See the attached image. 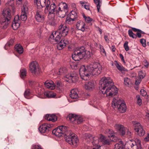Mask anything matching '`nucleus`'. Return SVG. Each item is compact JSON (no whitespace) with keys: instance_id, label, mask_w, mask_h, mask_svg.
Wrapping results in <instances>:
<instances>
[{"instance_id":"obj_36","label":"nucleus","mask_w":149,"mask_h":149,"mask_svg":"<svg viewBox=\"0 0 149 149\" xmlns=\"http://www.w3.org/2000/svg\"><path fill=\"white\" fill-rule=\"evenodd\" d=\"M67 70L66 68H61L59 69L58 74L59 75H62L63 74H65L67 73Z\"/></svg>"},{"instance_id":"obj_10","label":"nucleus","mask_w":149,"mask_h":149,"mask_svg":"<svg viewBox=\"0 0 149 149\" xmlns=\"http://www.w3.org/2000/svg\"><path fill=\"white\" fill-rule=\"evenodd\" d=\"M30 70L34 74H38L40 73V69L37 62L34 61L31 63L30 65Z\"/></svg>"},{"instance_id":"obj_17","label":"nucleus","mask_w":149,"mask_h":149,"mask_svg":"<svg viewBox=\"0 0 149 149\" xmlns=\"http://www.w3.org/2000/svg\"><path fill=\"white\" fill-rule=\"evenodd\" d=\"M11 10L9 8L4 9L2 13L3 16V18L10 19L11 18Z\"/></svg>"},{"instance_id":"obj_57","label":"nucleus","mask_w":149,"mask_h":149,"mask_svg":"<svg viewBox=\"0 0 149 149\" xmlns=\"http://www.w3.org/2000/svg\"><path fill=\"white\" fill-rule=\"evenodd\" d=\"M32 149H43L40 146L34 145L33 146Z\"/></svg>"},{"instance_id":"obj_22","label":"nucleus","mask_w":149,"mask_h":149,"mask_svg":"<svg viewBox=\"0 0 149 149\" xmlns=\"http://www.w3.org/2000/svg\"><path fill=\"white\" fill-rule=\"evenodd\" d=\"M45 118L49 121H51L53 122H55L57 119V116L53 114H47L45 116Z\"/></svg>"},{"instance_id":"obj_59","label":"nucleus","mask_w":149,"mask_h":149,"mask_svg":"<svg viewBox=\"0 0 149 149\" xmlns=\"http://www.w3.org/2000/svg\"><path fill=\"white\" fill-rule=\"evenodd\" d=\"M120 57L122 61H123L124 63H125V61L124 60V57L122 54H120Z\"/></svg>"},{"instance_id":"obj_39","label":"nucleus","mask_w":149,"mask_h":149,"mask_svg":"<svg viewBox=\"0 0 149 149\" xmlns=\"http://www.w3.org/2000/svg\"><path fill=\"white\" fill-rule=\"evenodd\" d=\"M115 65L117 69L120 71H125L126 69L123 66L120 65L116 61H114Z\"/></svg>"},{"instance_id":"obj_9","label":"nucleus","mask_w":149,"mask_h":149,"mask_svg":"<svg viewBox=\"0 0 149 149\" xmlns=\"http://www.w3.org/2000/svg\"><path fill=\"white\" fill-rule=\"evenodd\" d=\"M64 79L67 81L71 80L72 82H75L78 80V75L76 72L74 71L65 75Z\"/></svg>"},{"instance_id":"obj_50","label":"nucleus","mask_w":149,"mask_h":149,"mask_svg":"<svg viewBox=\"0 0 149 149\" xmlns=\"http://www.w3.org/2000/svg\"><path fill=\"white\" fill-rule=\"evenodd\" d=\"M14 1L13 0H11L10 1H9L7 3H6V5L10 6H13Z\"/></svg>"},{"instance_id":"obj_55","label":"nucleus","mask_w":149,"mask_h":149,"mask_svg":"<svg viewBox=\"0 0 149 149\" xmlns=\"http://www.w3.org/2000/svg\"><path fill=\"white\" fill-rule=\"evenodd\" d=\"M143 141L146 142L149 141V133L144 138Z\"/></svg>"},{"instance_id":"obj_61","label":"nucleus","mask_w":149,"mask_h":149,"mask_svg":"<svg viewBox=\"0 0 149 149\" xmlns=\"http://www.w3.org/2000/svg\"><path fill=\"white\" fill-rule=\"evenodd\" d=\"M100 49L101 52H102L103 53L105 52V50L104 49L103 47V46L100 45Z\"/></svg>"},{"instance_id":"obj_33","label":"nucleus","mask_w":149,"mask_h":149,"mask_svg":"<svg viewBox=\"0 0 149 149\" xmlns=\"http://www.w3.org/2000/svg\"><path fill=\"white\" fill-rule=\"evenodd\" d=\"M32 94V92L31 90L29 89H26L24 92V95L26 98L30 99V96Z\"/></svg>"},{"instance_id":"obj_40","label":"nucleus","mask_w":149,"mask_h":149,"mask_svg":"<svg viewBox=\"0 0 149 149\" xmlns=\"http://www.w3.org/2000/svg\"><path fill=\"white\" fill-rule=\"evenodd\" d=\"M76 116L77 115L75 114L72 113L70 114L67 116V118H68L70 120V121L74 122Z\"/></svg>"},{"instance_id":"obj_48","label":"nucleus","mask_w":149,"mask_h":149,"mask_svg":"<svg viewBox=\"0 0 149 149\" xmlns=\"http://www.w3.org/2000/svg\"><path fill=\"white\" fill-rule=\"evenodd\" d=\"M128 42L126 41L124 44V47L126 51H127L129 50V47L128 46Z\"/></svg>"},{"instance_id":"obj_35","label":"nucleus","mask_w":149,"mask_h":149,"mask_svg":"<svg viewBox=\"0 0 149 149\" xmlns=\"http://www.w3.org/2000/svg\"><path fill=\"white\" fill-rule=\"evenodd\" d=\"M83 121V119L82 118L79 116H77L75 119L74 121V123L77 124H80Z\"/></svg>"},{"instance_id":"obj_53","label":"nucleus","mask_w":149,"mask_h":149,"mask_svg":"<svg viewBox=\"0 0 149 149\" xmlns=\"http://www.w3.org/2000/svg\"><path fill=\"white\" fill-rule=\"evenodd\" d=\"M85 21L88 23H90L93 20V19L90 18L89 17H87V18H85Z\"/></svg>"},{"instance_id":"obj_16","label":"nucleus","mask_w":149,"mask_h":149,"mask_svg":"<svg viewBox=\"0 0 149 149\" xmlns=\"http://www.w3.org/2000/svg\"><path fill=\"white\" fill-rule=\"evenodd\" d=\"M105 133L107 134L108 137L112 138L111 140V141H117L118 139L114 135V132L112 130L107 129L106 130Z\"/></svg>"},{"instance_id":"obj_13","label":"nucleus","mask_w":149,"mask_h":149,"mask_svg":"<svg viewBox=\"0 0 149 149\" xmlns=\"http://www.w3.org/2000/svg\"><path fill=\"white\" fill-rule=\"evenodd\" d=\"M52 125L47 123L43 124L41 125L39 128V130L41 133H43L49 131V129L53 127Z\"/></svg>"},{"instance_id":"obj_63","label":"nucleus","mask_w":149,"mask_h":149,"mask_svg":"<svg viewBox=\"0 0 149 149\" xmlns=\"http://www.w3.org/2000/svg\"><path fill=\"white\" fill-rule=\"evenodd\" d=\"M84 8L86 9V10H89V6L87 5V4H86L84 6Z\"/></svg>"},{"instance_id":"obj_1","label":"nucleus","mask_w":149,"mask_h":149,"mask_svg":"<svg viewBox=\"0 0 149 149\" xmlns=\"http://www.w3.org/2000/svg\"><path fill=\"white\" fill-rule=\"evenodd\" d=\"M53 134L60 137L64 136L66 141L70 145L76 146L79 142L77 136L66 126H58L52 131Z\"/></svg>"},{"instance_id":"obj_42","label":"nucleus","mask_w":149,"mask_h":149,"mask_svg":"<svg viewBox=\"0 0 149 149\" xmlns=\"http://www.w3.org/2000/svg\"><path fill=\"white\" fill-rule=\"evenodd\" d=\"M124 84L127 86L130 85L132 84L131 79L127 77L124 78Z\"/></svg>"},{"instance_id":"obj_5","label":"nucleus","mask_w":149,"mask_h":149,"mask_svg":"<svg viewBox=\"0 0 149 149\" xmlns=\"http://www.w3.org/2000/svg\"><path fill=\"white\" fill-rule=\"evenodd\" d=\"M90 56V52L86 51L83 46L76 48L74 51V54L72 55V59L75 61H79L83 58L85 59L88 58Z\"/></svg>"},{"instance_id":"obj_56","label":"nucleus","mask_w":149,"mask_h":149,"mask_svg":"<svg viewBox=\"0 0 149 149\" xmlns=\"http://www.w3.org/2000/svg\"><path fill=\"white\" fill-rule=\"evenodd\" d=\"M57 87V88H59L60 86H62V83L60 81H56V82Z\"/></svg>"},{"instance_id":"obj_51","label":"nucleus","mask_w":149,"mask_h":149,"mask_svg":"<svg viewBox=\"0 0 149 149\" xmlns=\"http://www.w3.org/2000/svg\"><path fill=\"white\" fill-rule=\"evenodd\" d=\"M121 145L118 143H116L115 145L114 149H122Z\"/></svg>"},{"instance_id":"obj_60","label":"nucleus","mask_w":149,"mask_h":149,"mask_svg":"<svg viewBox=\"0 0 149 149\" xmlns=\"http://www.w3.org/2000/svg\"><path fill=\"white\" fill-rule=\"evenodd\" d=\"M79 3L81 5V6L82 7H84V5L85 4L86 5L87 4V3L86 2H83L82 1H80Z\"/></svg>"},{"instance_id":"obj_37","label":"nucleus","mask_w":149,"mask_h":149,"mask_svg":"<svg viewBox=\"0 0 149 149\" xmlns=\"http://www.w3.org/2000/svg\"><path fill=\"white\" fill-rule=\"evenodd\" d=\"M15 49L19 53H22L23 52L22 46L19 45L16 46Z\"/></svg>"},{"instance_id":"obj_24","label":"nucleus","mask_w":149,"mask_h":149,"mask_svg":"<svg viewBox=\"0 0 149 149\" xmlns=\"http://www.w3.org/2000/svg\"><path fill=\"white\" fill-rule=\"evenodd\" d=\"M10 19L2 18L1 21V27L3 29H6L10 22Z\"/></svg>"},{"instance_id":"obj_19","label":"nucleus","mask_w":149,"mask_h":149,"mask_svg":"<svg viewBox=\"0 0 149 149\" xmlns=\"http://www.w3.org/2000/svg\"><path fill=\"white\" fill-rule=\"evenodd\" d=\"M44 85L47 88L51 89H54L56 85L54 82L51 80H47L44 83Z\"/></svg>"},{"instance_id":"obj_31","label":"nucleus","mask_w":149,"mask_h":149,"mask_svg":"<svg viewBox=\"0 0 149 149\" xmlns=\"http://www.w3.org/2000/svg\"><path fill=\"white\" fill-rule=\"evenodd\" d=\"M94 83L92 81H90L85 84V88L86 89L90 90L94 87Z\"/></svg>"},{"instance_id":"obj_27","label":"nucleus","mask_w":149,"mask_h":149,"mask_svg":"<svg viewBox=\"0 0 149 149\" xmlns=\"http://www.w3.org/2000/svg\"><path fill=\"white\" fill-rule=\"evenodd\" d=\"M85 24L81 21H79L77 22L76 24V27L78 29L84 31L85 30Z\"/></svg>"},{"instance_id":"obj_4","label":"nucleus","mask_w":149,"mask_h":149,"mask_svg":"<svg viewBox=\"0 0 149 149\" xmlns=\"http://www.w3.org/2000/svg\"><path fill=\"white\" fill-rule=\"evenodd\" d=\"M69 31V28L66 26L61 24L57 31L53 32L50 36V40L54 42V44H57L60 41L61 36H67Z\"/></svg>"},{"instance_id":"obj_15","label":"nucleus","mask_w":149,"mask_h":149,"mask_svg":"<svg viewBox=\"0 0 149 149\" xmlns=\"http://www.w3.org/2000/svg\"><path fill=\"white\" fill-rule=\"evenodd\" d=\"M59 42L57 45V48L59 50H62L67 45L69 44V41L67 40L63 39L59 41Z\"/></svg>"},{"instance_id":"obj_14","label":"nucleus","mask_w":149,"mask_h":149,"mask_svg":"<svg viewBox=\"0 0 149 149\" xmlns=\"http://www.w3.org/2000/svg\"><path fill=\"white\" fill-rule=\"evenodd\" d=\"M116 131H118L122 136H124L125 133L126 129L123 125L119 124H116L114 126Z\"/></svg>"},{"instance_id":"obj_58","label":"nucleus","mask_w":149,"mask_h":149,"mask_svg":"<svg viewBox=\"0 0 149 149\" xmlns=\"http://www.w3.org/2000/svg\"><path fill=\"white\" fill-rule=\"evenodd\" d=\"M131 28L132 29V30H131L132 31H134L135 32H139V29H137L135 28L132 27H131Z\"/></svg>"},{"instance_id":"obj_62","label":"nucleus","mask_w":149,"mask_h":149,"mask_svg":"<svg viewBox=\"0 0 149 149\" xmlns=\"http://www.w3.org/2000/svg\"><path fill=\"white\" fill-rule=\"evenodd\" d=\"M111 49L113 52H114L115 51L116 48L115 47V46L114 45H112L111 46Z\"/></svg>"},{"instance_id":"obj_38","label":"nucleus","mask_w":149,"mask_h":149,"mask_svg":"<svg viewBox=\"0 0 149 149\" xmlns=\"http://www.w3.org/2000/svg\"><path fill=\"white\" fill-rule=\"evenodd\" d=\"M95 3L97 5V8L98 12L100 11V9L102 4L101 0H94Z\"/></svg>"},{"instance_id":"obj_25","label":"nucleus","mask_w":149,"mask_h":149,"mask_svg":"<svg viewBox=\"0 0 149 149\" xmlns=\"http://www.w3.org/2000/svg\"><path fill=\"white\" fill-rule=\"evenodd\" d=\"M128 34L130 37L136 39L137 37L139 38H141L142 37L141 33L138 32L136 33V34H135L133 33L132 31L129 29L128 31Z\"/></svg>"},{"instance_id":"obj_41","label":"nucleus","mask_w":149,"mask_h":149,"mask_svg":"<svg viewBox=\"0 0 149 149\" xmlns=\"http://www.w3.org/2000/svg\"><path fill=\"white\" fill-rule=\"evenodd\" d=\"M14 40L13 39H11L6 44L4 48L6 49H7L8 48V47H9L10 46H12L13 44Z\"/></svg>"},{"instance_id":"obj_32","label":"nucleus","mask_w":149,"mask_h":149,"mask_svg":"<svg viewBox=\"0 0 149 149\" xmlns=\"http://www.w3.org/2000/svg\"><path fill=\"white\" fill-rule=\"evenodd\" d=\"M84 136L85 139L87 140L88 141H89L91 139H93V141H94L95 142V140H97V138H94L90 134H84ZM93 142H92V143Z\"/></svg>"},{"instance_id":"obj_11","label":"nucleus","mask_w":149,"mask_h":149,"mask_svg":"<svg viewBox=\"0 0 149 149\" xmlns=\"http://www.w3.org/2000/svg\"><path fill=\"white\" fill-rule=\"evenodd\" d=\"M134 130L137 132L140 136H143L145 134V131L143 130V127L139 123H134Z\"/></svg>"},{"instance_id":"obj_49","label":"nucleus","mask_w":149,"mask_h":149,"mask_svg":"<svg viewBox=\"0 0 149 149\" xmlns=\"http://www.w3.org/2000/svg\"><path fill=\"white\" fill-rule=\"evenodd\" d=\"M141 43L142 44L143 46L145 47L146 45V41L145 39L143 38L141 39L140 40Z\"/></svg>"},{"instance_id":"obj_23","label":"nucleus","mask_w":149,"mask_h":149,"mask_svg":"<svg viewBox=\"0 0 149 149\" xmlns=\"http://www.w3.org/2000/svg\"><path fill=\"white\" fill-rule=\"evenodd\" d=\"M48 0H34V3L38 6L45 7L47 6V2Z\"/></svg>"},{"instance_id":"obj_2","label":"nucleus","mask_w":149,"mask_h":149,"mask_svg":"<svg viewBox=\"0 0 149 149\" xmlns=\"http://www.w3.org/2000/svg\"><path fill=\"white\" fill-rule=\"evenodd\" d=\"M102 70V66L99 63L92 62L86 67L84 65H82L79 69V74L82 79L86 80L88 79L89 74L93 76L98 75L101 73Z\"/></svg>"},{"instance_id":"obj_64","label":"nucleus","mask_w":149,"mask_h":149,"mask_svg":"<svg viewBox=\"0 0 149 149\" xmlns=\"http://www.w3.org/2000/svg\"><path fill=\"white\" fill-rule=\"evenodd\" d=\"M104 38L105 39V40L106 41H109V40L108 38V36L107 35H105L104 36Z\"/></svg>"},{"instance_id":"obj_44","label":"nucleus","mask_w":149,"mask_h":149,"mask_svg":"<svg viewBox=\"0 0 149 149\" xmlns=\"http://www.w3.org/2000/svg\"><path fill=\"white\" fill-rule=\"evenodd\" d=\"M136 100L137 104L139 106H140L142 103V100L141 99L140 95H136Z\"/></svg>"},{"instance_id":"obj_34","label":"nucleus","mask_w":149,"mask_h":149,"mask_svg":"<svg viewBox=\"0 0 149 149\" xmlns=\"http://www.w3.org/2000/svg\"><path fill=\"white\" fill-rule=\"evenodd\" d=\"M77 14L74 11H72L69 14L68 17L73 19L75 20L77 18Z\"/></svg>"},{"instance_id":"obj_45","label":"nucleus","mask_w":149,"mask_h":149,"mask_svg":"<svg viewBox=\"0 0 149 149\" xmlns=\"http://www.w3.org/2000/svg\"><path fill=\"white\" fill-rule=\"evenodd\" d=\"M74 20L73 19H72L69 17H68L66 18V22L68 24H71L73 23L74 21Z\"/></svg>"},{"instance_id":"obj_47","label":"nucleus","mask_w":149,"mask_h":149,"mask_svg":"<svg viewBox=\"0 0 149 149\" xmlns=\"http://www.w3.org/2000/svg\"><path fill=\"white\" fill-rule=\"evenodd\" d=\"M50 4V1L49 0H48L47 2V6H45L46 8L45 10V13H47L48 11L49 12V6Z\"/></svg>"},{"instance_id":"obj_20","label":"nucleus","mask_w":149,"mask_h":149,"mask_svg":"<svg viewBox=\"0 0 149 149\" xmlns=\"http://www.w3.org/2000/svg\"><path fill=\"white\" fill-rule=\"evenodd\" d=\"M68 12L61 9L60 8H58L57 10L56 11L55 15L59 17L63 18L65 16Z\"/></svg>"},{"instance_id":"obj_46","label":"nucleus","mask_w":149,"mask_h":149,"mask_svg":"<svg viewBox=\"0 0 149 149\" xmlns=\"http://www.w3.org/2000/svg\"><path fill=\"white\" fill-rule=\"evenodd\" d=\"M139 76L140 79H143L146 76V73L145 71H141L139 72Z\"/></svg>"},{"instance_id":"obj_26","label":"nucleus","mask_w":149,"mask_h":149,"mask_svg":"<svg viewBox=\"0 0 149 149\" xmlns=\"http://www.w3.org/2000/svg\"><path fill=\"white\" fill-rule=\"evenodd\" d=\"M78 92L77 89H72L70 91V97L73 99H76L79 97Z\"/></svg>"},{"instance_id":"obj_3","label":"nucleus","mask_w":149,"mask_h":149,"mask_svg":"<svg viewBox=\"0 0 149 149\" xmlns=\"http://www.w3.org/2000/svg\"><path fill=\"white\" fill-rule=\"evenodd\" d=\"M99 88L102 94L107 96L112 97L118 93L117 88L114 85L113 81L109 77H103L99 82Z\"/></svg>"},{"instance_id":"obj_52","label":"nucleus","mask_w":149,"mask_h":149,"mask_svg":"<svg viewBox=\"0 0 149 149\" xmlns=\"http://www.w3.org/2000/svg\"><path fill=\"white\" fill-rule=\"evenodd\" d=\"M55 14L54 13H51L49 14V12L48 15V18L49 19H53L54 17V15Z\"/></svg>"},{"instance_id":"obj_28","label":"nucleus","mask_w":149,"mask_h":149,"mask_svg":"<svg viewBox=\"0 0 149 149\" xmlns=\"http://www.w3.org/2000/svg\"><path fill=\"white\" fill-rule=\"evenodd\" d=\"M49 14L54 13L56 14V11L57 10L58 8L56 7L55 4L54 3L52 4L50 7H49Z\"/></svg>"},{"instance_id":"obj_43","label":"nucleus","mask_w":149,"mask_h":149,"mask_svg":"<svg viewBox=\"0 0 149 149\" xmlns=\"http://www.w3.org/2000/svg\"><path fill=\"white\" fill-rule=\"evenodd\" d=\"M26 70L25 69H23L20 70V76L21 78H23L26 76Z\"/></svg>"},{"instance_id":"obj_29","label":"nucleus","mask_w":149,"mask_h":149,"mask_svg":"<svg viewBox=\"0 0 149 149\" xmlns=\"http://www.w3.org/2000/svg\"><path fill=\"white\" fill-rule=\"evenodd\" d=\"M43 94L47 98H55L56 96V93L52 92L45 91L44 92Z\"/></svg>"},{"instance_id":"obj_8","label":"nucleus","mask_w":149,"mask_h":149,"mask_svg":"<svg viewBox=\"0 0 149 149\" xmlns=\"http://www.w3.org/2000/svg\"><path fill=\"white\" fill-rule=\"evenodd\" d=\"M29 5L27 1L23 5L22 8V13L20 15V19L23 21H26L27 18V14L28 13Z\"/></svg>"},{"instance_id":"obj_54","label":"nucleus","mask_w":149,"mask_h":149,"mask_svg":"<svg viewBox=\"0 0 149 149\" xmlns=\"http://www.w3.org/2000/svg\"><path fill=\"white\" fill-rule=\"evenodd\" d=\"M141 94L143 96H145L147 94L146 92L143 89H142L140 90Z\"/></svg>"},{"instance_id":"obj_21","label":"nucleus","mask_w":149,"mask_h":149,"mask_svg":"<svg viewBox=\"0 0 149 149\" xmlns=\"http://www.w3.org/2000/svg\"><path fill=\"white\" fill-rule=\"evenodd\" d=\"M35 17L36 19L38 22H42L45 19L44 15L40 12H39L38 11L36 12Z\"/></svg>"},{"instance_id":"obj_7","label":"nucleus","mask_w":149,"mask_h":149,"mask_svg":"<svg viewBox=\"0 0 149 149\" xmlns=\"http://www.w3.org/2000/svg\"><path fill=\"white\" fill-rule=\"evenodd\" d=\"M97 140H95V142L94 141L93 142V144L95 145V146H98V142H101L104 145H109L111 143V139H106L104 136L100 135L99 138H97Z\"/></svg>"},{"instance_id":"obj_30","label":"nucleus","mask_w":149,"mask_h":149,"mask_svg":"<svg viewBox=\"0 0 149 149\" xmlns=\"http://www.w3.org/2000/svg\"><path fill=\"white\" fill-rule=\"evenodd\" d=\"M58 6H59L58 8H60L61 9L67 12H68V8L66 3L62 2L59 3Z\"/></svg>"},{"instance_id":"obj_12","label":"nucleus","mask_w":149,"mask_h":149,"mask_svg":"<svg viewBox=\"0 0 149 149\" xmlns=\"http://www.w3.org/2000/svg\"><path fill=\"white\" fill-rule=\"evenodd\" d=\"M21 22V20L19 19V16L18 15H16L15 17L12 25V27L13 29L16 30L18 29L19 27Z\"/></svg>"},{"instance_id":"obj_6","label":"nucleus","mask_w":149,"mask_h":149,"mask_svg":"<svg viewBox=\"0 0 149 149\" xmlns=\"http://www.w3.org/2000/svg\"><path fill=\"white\" fill-rule=\"evenodd\" d=\"M111 104L114 108L117 109L121 113H124L126 111V107L125 104L118 98H113Z\"/></svg>"},{"instance_id":"obj_18","label":"nucleus","mask_w":149,"mask_h":149,"mask_svg":"<svg viewBox=\"0 0 149 149\" xmlns=\"http://www.w3.org/2000/svg\"><path fill=\"white\" fill-rule=\"evenodd\" d=\"M130 145L133 149H137L138 146L140 147L141 146V141L140 140L137 139L136 141H131L130 143Z\"/></svg>"}]
</instances>
